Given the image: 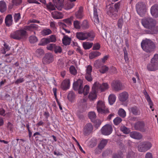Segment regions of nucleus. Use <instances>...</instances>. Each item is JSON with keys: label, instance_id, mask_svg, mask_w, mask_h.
<instances>
[{"label": "nucleus", "instance_id": "obj_1", "mask_svg": "<svg viewBox=\"0 0 158 158\" xmlns=\"http://www.w3.org/2000/svg\"><path fill=\"white\" fill-rule=\"evenodd\" d=\"M141 23L144 27L148 29L144 30L145 33L152 34L157 33V32L155 30L156 24L155 20L151 17H146L141 19Z\"/></svg>", "mask_w": 158, "mask_h": 158}, {"label": "nucleus", "instance_id": "obj_2", "mask_svg": "<svg viewBox=\"0 0 158 158\" xmlns=\"http://www.w3.org/2000/svg\"><path fill=\"white\" fill-rule=\"evenodd\" d=\"M141 46L143 49L147 53L152 52L156 48L154 43L151 40L148 39L142 41Z\"/></svg>", "mask_w": 158, "mask_h": 158}, {"label": "nucleus", "instance_id": "obj_3", "mask_svg": "<svg viewBox=\"0 0 158 158\" xmlns=\"http://www.w3.org/2000/svg\"><path fill=\"white\" fill-rule=\"evenodd\" d=\"M27 36V32L24 29H19L12 32L10 37L16 40H20L25 38Z\"/></svg>", "mask_w": 158, "mask_h": 158}, {"label": "nucleus", "instance_id": "obj_4", "mask_svg": "<svg viewBox=\"0 0 158 158\" xmlns=\"http://www.w3.org/2000/svg\"><path fill=\"white\" fill-rule=\"evenodd\" d=\"M152 146V144L150 142L148 141L142 142L139 144L138 150L141 152H145L149 149Z\"/></svg>", "mask_w": 158, "mask_h": 158}, {"label": "nucleus", "instance_id": "obj_5", "mask_svg": "<svg viewBox=\"0 0 158 158\" xmlns=\"http://www.w3.org/2000/svg\"><path fill=\"white\" fill-rule=\"evenodd\" d=\"M136 8L138 14L140 16H143L146 11L145 4L143 2H139L136 5Z\"/></svg>", "mask_w": 158, "mask_h": 158}, {"label": "nucleus", "instance_id": "obj_6", "mask_svg": "<svg viewBox=\"0 0 158 158\" xmlns=\"http://www.w3.org/2000/svg\"><path fill=\"white\" fill-rule=\"evenodd\" d=\"M97 108L98 111L99 113L105 114L109 112V110L105 108L104 102L101 101L98 102Z\"/></svg>", "mask_w": 158, "mask_h": 158}, {"label": "nucleus", "instance_id": "obj_7", "mask_svg": "<svg viewBox=\"0 0 158 158\" xmlns=\"http://www.w3.org/2000/svg\"><path fill=\"white\" fill-rule=\"evenodd\" d=\"M111 85L112 89L115 91L118 92L123 89L122 83L118 80L113 81Z\"/></svg>", "mask_w": 158, "mask_h": 158}, {"label": "nucleus", "instance_id": "obj_8", "mask_svg": "<svg viewBox=\"0 0 158 158\" xmlns=\"http://www.w3.org/2000/svg\"><path fill=\"white\" fill-rule=\"evenodd\" d=\"M101 131L102 134L105 135H109L111 134L112 131V127L110 124H106L102 127Z\"/></svg>", "mask_w": 158, "mask_h": 158}, {"label": "nucleus", "instance_id": "obj_9", "mask_svg": "<svg viewBox=\"0 0 158 158\" xmlns=\"http://www.w3.org/2000/svg\"><path fill=\"white\" fill-rule=\"evenodd\" d=\"M94 16L91 18L92 20L94 22L95 24H98L99 23L98 15L100 13L99 9H98L97 6L94 5L93 7Z\"/></svg>", "mask_w": 158, "mask_h": 158}, {"label": "nucleus", "instance_id": "obj_10", "mask_svg": "<svg viewBox=\"0 0 158 158\" xmlns=\"http://www.w3.org/2000/svg\"><path fill=\"white\" fill-rule=\"evenodd\" d=\"M53 60V55L51 53H47L43 58L42 62L44 64H48L52 62Z\"/></svg>", "mask_w": 158, "mask_h": 158}, {"label": "nucleus", "instance_id": "obj_11", "mask_svg": "<svg viewBox=\"0 0 158 158\" xmlns=\"http://www.w3.org/2000/svg\"><path fill=\"white\" fill-rule=\"evenodd\" d=\"M117 10H115L114 8L111 6L107 8L106 10L107 14L113 19H115L117 18Z\"/></svg>", "mask_w": 158, "mask_h": 158}, {"label": "nucleus", "instance_id": "obj_12", "mask_svg": "<svg viewBox=\"0 0 158 158\" xmlns=\"http://www.w3.org/2000/svg\"><path fill=\"white\" fill-rule=\"evenodd\" d=\"M95 84H94L92 88V90L89 93L88 96L89 98L90 101L94 100L97 98V93L98 91L96 89L95 87Z\"/></svg>", "mask_w": 158, "mask_h": 158}, {"label": "nucleus", "instance_id": "obj_13", "mask_svg": "<svg viewBox=\"0 0 158 158\" xmlns=\"http://www.w3.org/2000/svg\"><path fill=\"white\" fill-rule=\"evenodd\" d=\"M134 128L136 130L142 132H145L146 129L145 128V124L143 122L138 121L134 124Z\"/></svg>", "mask_w": 158, "mask_h": 158}, {"label": "nucleus", "instance_id": "obj_14", "mask_svg": "<svg viewBox=\"0 0 158 158\" xmlns=\"http://www.w3.org/2000/svg\"><path fill=\"white\" fill-rule=\"evenodd\" d=\"M94 84H96L95 87L98 91L100 89L101 91H105L109 88V85L106 83H103L101 85L98 82H96Z\"/></svg>", "mask_w": 158, "mask_h": 158}, {"label": "nucleus", "instance_id": "obj_15", "mask_svg": "<svg viewBox=\"0 0 158 158\" xmlns=\"http://www.w3.org/2000/svg\"><path fill=\"white\" fill-rule=\"evenodd\" d=\"M83 81L80 79H78L77 81L74 82L73 84V88L75 90H78V93L79 90L81 89L83 87Z\"/></svg>", "mask_w": 158, "mask_h": 158}, {"label": "nucleus", "instance_id": "obj_16", "mask_svg": "<svg viewBox=\"0 0 158 158\" xmlns=\"http://www.w3.org/2000/svg\"><path fill=\"white\" fill-rule=\"evenodd\" d=\"M151 13L154 18L158 17V5L155 4L152 6L150 9Z\"/></svg>", "mask_w": 158, "mask_h": 158}, {"label": "nucleus", "instance_id": "obj_17", "mask_svg": "<svg viewBox=\"0 0 158 158\" xmlns=\"http://www.w3.org/2000/svg\"><path fill=\"white\" fill-rule=\"evenodd\" d=\"M93 127L91 124L89 123L86 124L84 129V134L85 135H89L92 131Z\"/></svg>", "mask_w": 158, "mask_h": 158}, {"label": "nucleus", "instance_id": "obj_18", "mask_svg": "<svg viewBox=\"0 0 158 158\" xmlns=\"http://www.w3.org/2000/svg\"><path fill=\"white\" fill-rule=\"evenodd\" d=\"M128 97V94L127 92L124 91L119 94L118 99L120 101L125 102L127 100Z\"/></svg>", "mask_w": 158, "mask_h": 158}, {"label": "nucleus", "instance_id": "obj_19", "mask_svg": "<svg viewBox=\"0 0 158 158\" xmlns=\"http://www.w3.org/2000/svg\"><path fill=\"white\" fill-rule=\"evenodd\" d=\"M39 28L38 26L34 24H31L29 26L25 27L24 29V30L30 31H34V33L35 34V31L38 30Z\"/></svg>", "mask_w": 158, "mask_h": 158}, {"label": "nucleus", "instance_id": "obj_20", "mask_svg": "<svg viewBox=\"0 0 158 158\" xmlns=\"http://www.w3.org/2000/svg\"><path fill=\"white\" fill-rule=\"evenodd\" d=\"M129 135L131 138L137 139H140L142 137V135L141 134L136 131L131 132Z\"/></svg>", "mask_w": 158, "mask_h": 158}, {"label": "nucleus", "instance_id": "obj_21", "mask_svg": "<svg viewBox=\"0 0 158 158\" xmlns=\"http://www.w3.org/2000/svg\"><path fill=\"white\" fill-rule=\"evenodd\" d=\"M64 0H53L55 4V7L60 10H61L63 7V2Z\"/></svg>", "mask_w": 158, "mask_h": 158}, {"label": "nucleus", "instance_id": "obj_22", "mask_svg": "<svg viewBox=\"0 0 158 158\" xmlns=\"http://www.w3.org/2000/svg\"><path fill=\"white\" fill-rule=\"evenodd\" d=\"M77 38L79 40H84L87 39L86 31L77 32L76 33Z\"/></svg>", "mask_w": 158, "mask_h": 158}, {"label": "nucleus", "instance_id": "obj_23", "mask_svg": "<svg viewBox=\"0 0 158 158\" xmlns=\"http://www.w3.org/2000/svg\"><path fill=\"white\" fill-rule=\"evenodd\" d=\"M70 86L69 80H65L61 83V87L64 90H66L69 89Z\"/></svg>", "mask_w": 158, "mask_h": 158}, {"label": "nucleus", "instance_id": "obj_24", "mask_svg": "<svg viewBox=\"0 0 158 158\" xmlns=\"http://www.w3.org/2000/svg\"><path fill=\"white\" fill-rule=\"evenodd\" d=\"M89 91V87L87 85H86L83 88V86L81 89L79 90V94H83L84 96L87 95Z\"/></svg>", "mask_w": 158, "mask_h": 158}, {"label": "nucleus", "instance_id": "obj_25", "mask_svg": "<svg viewBox=\"0 0 158 158\" xmlns=\"http://www.w3.org/2000/svg\"><path fill=\"white\" fill-rule=\"evenodd\" d=\"M147 69L151 71H155L158 69V65L155 63H151L148 64L147 66Z\"/></svg>", "mask_w": 158, "mask_h": 158}, {"label": "nucleus", "instance_id": "obj_26", "mask_svg": "<svg viewBox=\"0 0 158 158\" xmlns=\"http://www.w3.org/2000/svg\"><path fill=\"white\" fill-rule=\"evenodd\" d=\"M86 35L87 39L90 41L93 40L95 36L94 33L92 31L89 32L86 31Z\"/></svg>", "mask_w": 158, "mask_h": 158}, {"label": "nucleus", "instance_id": "obj_27", "mask_svg": "<svg viewBox=\"0 0 158 158\" xmlns=\"http://www.w3.org/2000/svg\"><path fill=\"white\" fill-rule=\"evenodd\" d=\"M63 34L64 35L62 40L63 44L65 45L70 44L71 40V38L68 37L67 35H65L64 33Z\"/></svg>", "mask_w": 158, "mask_h": 158}, {"label": "nucleus", "instance_id": "obj_28", "mask_svg": "<svg viewBox=\"0 0 158 158\" xmlns=\"http://www.w3.org/2000/svg\"><path fill=\"white\" fill-rule=\"evenodd\" d=\"M51 14L52 17L55 19H59L63 18V15L59 12L55 11L52 12Z\"/></svg>", "mask_w": 158, "mask_h": 158}, {"label": "nucleus", "instance_id": "obj_29", "mask_svg": "<svg viewBox=\"0 0 158 158\" xmlns=\"http://www.w3.org/2000/svg\"><path fill=\"white\" fill-rule=\"evenodd\" d=\"M5 22L7 26L9 27L12 24V16L11 15H8L6 17Z\"/></svg>", "mask_w": 158, "mask_h": 158}, {"label": "nucleus", "instance_id": "obj_30", "mask_svg": "<svg viewBox=\"0 0 158 158\" xmlns=\"http://www.w3.org/2000/svg\"><path fill=\"white\" fill-rule=\"evenodd\" d=\"M83 10V7H80L78 10L76 12L75 16L77 19H81L82 18L83 16L82 13Z\"/></svg>", "mask_w": 158, "mask_h": 158}, {"label": "nucleus", "instance_id": "obj_31", "mask_svg": "<svg viewBox=\"0 0 158 158\" xmlns=\"http://www.w3.org/2000/svg\"><path fill=\"white\" fill-rule=\"evenodd\" d=\"M7 9L6 4L3 1H0V11L1 12L5 11Z\"/></svg>", "mask_w": 158, "mask_h": 158}, {"label": "nucleus", "instance_id": "obj_32", "mask_svg": "<svg viewBox=\"0 0 158 158\" xmlns=\"http://www.w3.org/2000/svg\"><path fill=\"white\" fill-rule=\"evenodd\" d=\"M130 110L133 114L135 115H139L140 114V111L139 109L135 106L131 107Z\"/></svg>", "mask_w": 158, "mask_h": 158}, {"label": "nucleus", "instance_id": "obj_33", "mask_svg": "<svg viewBox=\"0 0 158 158\" xmlns=\"http://www.w3.org/2000/svg\"><path fill=\"white\" fill-rule=\"evenodd\" d=\"M107 142L108 140L107 139L102 140L98 146V148L100 150L102 149L107 144Z\"/></svg>", "mask_w": 158, "mask_h": 158}, {"label": "nucleus", "instance_id": "obj_34", "mask_svg": "<svg viewBox=\"0 0 158 158\" xmlns=\"http://www.w3.org/2000/svg\"><path fill=\"white\" fill-rule=\"evenodd\" d=\"M101 53L98 51H94L91 52L89 55V57L90 59H93L96 57L100 55Z\"/></svg>", "mask_w": 158, "mask_h": 158}, {"label": "nucleus", "instance_id": "obj_35", "mask_svg": "<svg viewBox=\"0 0 158 158\" xmlns=\"http://www.w3.org/2000/svg\"><path fill=\"white\" fill-rule=\"evenodd\" d=\"M116 97L113 94L110 95L108 97V100L110 105H112L115 102L116 100Z\"/></svg>", "mask_w": 158, "mask_h": 158}, {"label": "nucleus", "instance_id": "obj_36", "mask_svg": "<svg viewBox=\"0 0 158 158\" xmlns=\"http://www.w3.org/2000/svg\"><path fill=\"white\" fill-rule=\"evenodd\" d=\"M120 129V130L124 134H127L130 133L131 131L130 129L124 126H121Z\"/></svg>", "mask_w": 158, "mask_h": 158}, {"label": "nucleus", "instance_id": "obj_37", "mask_svg": "<svg viewBox=\"0 0 158 158\" xmlns=\"http://www.w3.org/2000/svg\"><path fill=\"white\" fill-rule=\"evenodd\" d=\"M46 8L49 11L53 10H55V4L53 5L51 2H50L45 5Z\"/></svg>", "mask_w": 158, "mask_h": 158}, {"label": "nucleus", "instance_id": "obj_38", "mask_svg": "<svg viewBox=\"0 0 158 158\" xmlns=\"http://www.w3.org/2000/svg\"><path fill=\"white\" fill-rule=\"evenodd\" d=\"M68 99L71 102H72L75 99V95L73 91H70L67 96Z\"/></svg>", "mask_w": 158, "mask_h": 158}, {"label": "nucleus", "instance_id": "obj_39", "mask_svg": "<svg viewBox=\"0 0 158 158\" xmlns=\"http://www.w3.org/2000/svg\"><path fill=\"white\" fill-rule=\"evenodd\" d=\"M93 45V43H90L88 42H85L83 44V46L85 49H89L92 47Z\"/></svg>", "mask_w": 158, "mask_h": 158}, {"label": "nucleus", "instance_id": "obj_40", "mask_svg": "<svg viewBox=\"0 0 158 158\" xmlns=\"http://www.w3.org/2000/svg\"><path fill=\"white\" fill-rule=\"evenodd\" d=\"M41 33V35L43 36H46L51 34L52 33V31L50 29H46L43 30Z\"/></svg>", "mask_w": 158, "mask_h": 158}, {"label": "nucleus", "instance_id": "obj_41", "mask_svg": "<svg viewBox=\"0 0 158 158\" xmlns=\"http://www.w3.org/2000/svg\"><path fill=\"white\" fill-rule=\"evenodd\" d=\"M35 54L38 57H40L44 55V52L42 49H38L35 51Z\"/></svg>", "mask_w": 158, "mask_h": 158}, {"label": "nucleus", "instance_id": "obj_42", "mask_svg": "<svg viewBox=\"0 0 158 158\" xmlns=\"http://www.w3.org/2000/svg\"><path fill=\"white\" fill-rule=\"evenodd\" d=\"M151 62L158 65V54H156L154 55L153 57L151 60Z\"/></svg>", "mask_w": 158, "mask_h": 158}, {"label": "nucleus", "instance_id": "obj_43", "mask_svg": "<svg viewBox=\"0 0 158 158\" xmlns=\"http://www.w3.org/2000/svg\"><path fill=\"white\" fill-rule=\"evenodd\" d=\"M49 43V41L48 38L42 39L39 44V45L44 46Z\"/></svg>", "mask_w": 158, "mask_h": 158}, {"label": "nucleus", "instance_id": "obj_44", "mask_svg": "<svg viewBox=\"0 0 158 158\" xmlns=\"http://www.w3.org/2000/svg\"><path fill=\"white\" fill-rule=\"evenodd\" d=\"M81 27L84 29H88L89 27V25L87 21L84 20L81 25Z\"/></svg>", "mask_w": 158, "mask_h": 158}, {"label": "nucleus", "instance_id": "obj_45", "mask_svg": "<svg viewBox=\"0 0 158 158\" xmlns=\"http://www.w3.org/2000/svg\"><path fill=\"white\" fill-rule=\"evenodd\" d=\"M70 73L74 75H76L77 73V70L75 67L73 65H71L70 66L69 69Z\"/></svg>", "mask_w": 158, "mask_h": 158}, {"label": "nucleus", "instance_id": "obj_46", "mask_svg": "<svg viewBox=\"0 0 158 158\" xmlns=\"http://www.w3.org/2000/svg\"><path fill=\"white\" fill-rule=\"evenodd\" d=\"M123 24V19L122 18L119 19L118 20L117 23V25L118 28L121 30Z\"/></svg>", "mask_w": 158, "mask_h": 158}, {"label": "nucleus", "instance_id": "obj_47", "mask_svg": "<svg viewBox=\"0 0 158 158\" xmlns=\"http://www.w3.org/2000/svg\"><path fill=\"white\" fill-rule=\"evenodd\" d=\"M4 48H3V49L1 50V52L2 54H5L6 51H7L10 50V48L6 43H4Z\"/></svg>", "mask_w": 158, "mask_h": 158}, {"label": "nucleus", "instance_id": "obj_48", "mask_svg": "<svg viewBox=\"0 0 158 158\" xmlns=\"http://www.w3.org/2000/svg\"><path fill=\"white\" fill-rule=\"evenodd\" d=\"M118 114L121 117L124 118L126 115V113L125 111L122 109H120L118 111Z\"/></svg>", "mask_w": 158, "mask_h": 158}, {"label": "nucleus", "instance_id": "obj_49", "mask_svg": "<svg viewBox=\"0 0 158 158\" xmlns=\"http://www.w3.org/2000/svg\"><path fill=\"white\" fill-rule=\"evenodd\" d=\"M74 4L73 2L68 3L65 5L64 8L66 10H69L72 8L74 6Z\"/></svg>", "mask_w": 158, "mask_h": 158}, {"label": "nucleus", "instance_id": "obj_50", "mask_svg": "<svg viewBox=\"0 0 158 158\" xmlns=\"http://www.w3.org/2000/svg\"><path fill=\"white\" fill-rule=\"evenodd\" d=\"M145 97L146 99H147V101L148 102V103L150 106V108H151L152 110V111H153L154 109H152V106H153V103L151 100V99L150 97H149V95H147V96H146Z\"/></svg>", "mask_w": 158, "mask_h": 158}, {"label": "nucleus", "instance_id": "obj_51", "mask_svg": "<svg viewBox=\"0 0 158 158\" xmlns=\"http://www.w3.org/2000/svg\"><path fill=\"white\" fill-rule=\"evenodd\" d=\"M29 40L31 43H34L37 41L38 39L35 36H31L29 37Z\"/></svg>", "mask_w": 158, "mask_h": 158}, {"label": "nucleus", "instance_id": "obj_52", "mask_svg": "<svg viewBox=\"0 0 158 158\" xmlns=\"http://www.w3.org/2000/svg\"><path fill=\"white\" fill-rule=\"evenodd\" d=\"M14 18L15 22H17L21 18L20 13H15L14 16Z\"/></svg>", "mask_w": 158, "mask_h": 158}, {"label": "nucleus", "instance_id": "obj_53", "mask_svg": "<svg viewBox=\"0 0 158 158\" xmlns=\"http://www.w3.org/2000/svg\"><path fill=\"white\" fill-rule=\"evenodd\" d=\"M49 41V43L50 42H55L56 40V36L54 35H51L49 36V38H48Z\"/></svg>", "mask_w": 158, "mask_h": 158}, {"label": "nucleus", "instance_id": "obj_54", "mask_svg": "<svg viewBox=\"0 0 158 158\" xmlns=\"http://www.w3.org/2000/svg\"><path fill=\"white\" fill-rule=\"evenodd\" d=\"M122 121V119L119 117H116L113 120L114 124L116 125H118Z\"/></svg>", "mask_w": 158, "mask_h": 158}, {"label": "nucleus", "instance_id": "obj_55", "mask_svg": "<svg viewBox=\"0 0 158 158\" xmlns=\"http://www.w3.org/2000/svg\"><path fill=\"white\" fill-rule=\"evenodd\" d=\"M88 116L91 120H93L96 118V115L95 113L94 112H91L89 113Z\"/></svg>", "mask_w": 158, "mask_h": 158}, {"label": "nucleus", "instance_id": "obj_56", "mask_svg": "<svg viewBox=\"0 0 158 158\" xmlns=\"http://www.w3.org/2000/svg\"><path fill=\"white\" fill-rule=\"evenodd\" d=\"M73 25L76 29H78L80 28V22L77 20H75L74 21Z\"/></svg>", "mask_w": 158, "mask_h": 158}, {"label": "nucleus", "instance_id": "obj_57", "mask_svg": "<svg viewBox=\"0 0 158 158\" xmlns=\"http://www.w3.org/2000/svg\"><path fill=\"white\" fill-rule=\"evenodd\" d=\"M56 44H51L48 45L46 47L48 50H54Z\"/></svg>", "mask_w": 158, "mask_h": 158}, {"label": "nucleus", "instance_id": "obj_58", "mask_svg": "<svg viewBox=\"0 0 158 158\" xmlns=\"http://www.w3.org/2000/svg\"><path fill=\"white\" fill-rule=\"evenodd\" d=\"M85 78L89 81H92V78L91 73H85Z\"/></svg>", "mask_w": 158, "mask_h": 158}, {"label": "nucleus", "instance_id": "obj_59", "mask_svg": "<svg viewBox=\"0 0 158 158\" xmlns=\"http://www.w3.org/2000/svg\"><path fill=\"white\" fill-rule=\"evenodd\" d=\"M109 69L108 67L106 66H102V68L100 70V72L102 73H105L106 71H108Z\"/></svg>", "mask_w": 158, "mask_h": 158}, {"label": "nucleus", "instance_id": "obj_60", "mask_svg": "<svg viewBox=\"0 0 158 158\" xmlns=\"http://www.w3.org/2000/svg\"><path fill=\"white\" fill-rule=\"evenodd\" d=\"M54 50L55 53H60L62 51L61 47L59 46H57L56 45Z\"/></svg>", "mask_w": 158, "mask_h": 158}, {"label": "nucleus", "instance_id": "obj_61", "mask_svg": "<svg viewBox=\"0 0 158 158\" xmlns=\"http://www.w3.org/2000/svg\"><path fill=\"white\" fill-rule=\"evenodd\" d=\"M135 155V153L132 151L129 152L127 155V158H133Z\"/></svg>", "mask_w": 158, "mask_h": 158}, {"label": "nucleus", "instance_id": "obj_62", "mask_svg": "<svg viewBox=\"0 0 158 158\" xmlns=\"http://www.w3.org/2000/svg\"><path fill=\"white\" fill-rule=\"evenodd\" d=\"M100 48V45L98 43H96L94 44L93 48V50H98Z\"/></svg>", "mask_w": 158, "mask_h": 158}, {"label": "nucleus", "instance_id": "obj_63", "mask_svg": "<svg viewBox=\"0 0 158 158\" xmlns=\"http://www.w3.org/2000/svg\"><path fill=\"white\" fill-rule=\"evenodd\" d=\"M95 126L98 128L101 123V122L99 119H97L94 121Z\"/></svg>", "mask_w": 158, "mask_h": 158}, {"label": "nucleus", "instance_id": "obj_64", "mask_svg": "<svg viewBox=\"0 0 158 158\" xmlns=\"http://www.w3.org/2000/svg\"><path fill=\"white\" fill-rule=\"evenodd\" d=\"M63 21L68 25L70 26L72 24V19L68 18L64 19Z\"/></svg>", "mask_w": 158, "mask_h": 158}]
</instances>
